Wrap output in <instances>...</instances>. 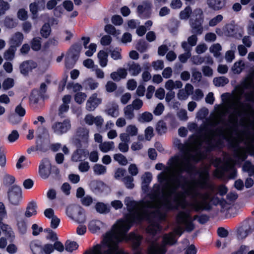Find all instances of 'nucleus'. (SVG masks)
Returning <instances> with one entry per match:
<instances>
[{
    "label": "nucleus",
    "instance_id": "nucleus-1",
    "mask_svg": "<svg viewBox=\"0 0 254 254\" xmlns=\"http://www.w3.org/2000/svg\"><path fill=\"white\" fill-rule=\"evenodd\" d=\"M125 203L129 212L125 219L118 220L113 226L112 230L106 233L101 244H97L91 249L86 251L85 254H126L120 249L118 243L125 238L131 241L134 249H137L140 245L141 237L134 233L126 236V233L133 222L140 221L143 219L149 221L150 225L146 231L149 234H156V216L151 207L148 206L147 200L137 202L129 197L125 199Z\"/></svg>",
    "mask_w": 254,
    "mask_h": 254
},
{
    "label": "nucleus",
    "instance_id": "nucleus-2",
    "mask_svg": "<svg viewBox=\"0 0 254 254\" xmlns=\"http://www.w3.org/2000/svg\"><path fill=\"white\" fill-rule=\"evenodd\" d=\"M241 96L234 93L231 98L226 100L229 103V107L233 108V112L229 116V122L235 127L239 118L241 117L240 125L254 130V111L249 105L241 102Z\"/></svg>",
    "mask_w": 254,
    "mask_h": 254
},
{
    "label": "nucleus",
    "instance_id": "nucleus-3",
    "mask_svg": "<svg viewBox=\"0 0 254 254\" xmlns=\"http://www.w3.org/2000/svg\"><path fill=\"white\" fill-rule=\"evenodd\" d=\"M183 229L181 227L177 228L174 233H170L163 236L161 244L152 243L148 249V254H165L167 252V246H172L177 243L175 234L181 235ZM134 254H142L140 252L137 251Z\"/></svg>",
    "mask_w": 254,
    "mask_h": 254
},
{
    "label": "nucleus",
    "instance_id": "nucleus-4",
    "mask_svg": "<svg viewBox=\"0 0 254 254\" xmlns=\"http://www.w3.org/2000/svg\"><path fill=\"white\" fill-rule=\"evenodd\" d=\"M65 213L68 217L78 224H83L86 221L85 211L79 205L71 204L67 206Z\"/></svg>",
    "mask_w": 254,
    "mask_h": 254
},
{
    "label": "nucleus",
    "instance_id": "nucleus-5",
    "mask_svg": "<svg viewBox=\"0 0 254 254\" xmlns=\"http://www.w3.org/2000/svg\"><path fill=\"white\" fill-rule=\"evenodd\" d=\"M198 218L197 215H195L192 219L190 211L188 210L186 211H180L176 216V221L178 224L184 226L187 231L191 232L194 228L192 223L193 220Z\"/></svg>",
    "mask_w": 254,
    "mask_h": 254
},
{
    "label": "nucleus",
    "instance_id": "nucleus-6",
    "mask_svg": "<svg viewBox=\"0 0 254 254\" xmlns=\"http://www.w3.org/2000/svg\"><path fill=\"white\" fill-rule=\"evenodd\" d=\"M229 103L227 101L224 105H218L216 114L206 120V125L213 127L218 124L221 122L222 117L228 112L229 110H233V108H229Z\"/></svg>",
    "mask_w": 254,
    "mask_h": 254
},
{
    "label": "nucleus",
    "instance_id": "nucleus-7",
    "mask_svg": "<svg viewBox=\"0 0 254 254\" xmlns=\"http://www.w3.org/2000/svg\"><path fill=\"white\" fill-rule=\"evenodd\" d=\"M29 247L33 254H51L54 252L53 245L47 244L43 246L37 240L31 241Z\"/></svg>",
    "mask_w": 254,
    "mask_h": 254
},
{
    "label": "nucleus",
    "instance_id": "nucleus-8",
    "mask_svg": "<svg viewBox=\"0 0 254 254\" xmlns=\"http://www.w3.org/2000/svg\"><path fill=\"white\" fill-rule=\"evenodd\" d=\"M89 134V130L86 127H80L76 129L73 143L77 147H81L88 143Z\"/></svg>",
    "mask_w": 254,
    "mask_h": 254
},
{
    "label": "nucleus",
    "instance_id": "nucleus-9",
    "mask_svg": "<svg viewBox=\"0 0 254 254\" xmlns=\"http://www.w3.org/2000/svg\"><path fill=\"white\" fill-rule=\"evenodd\" d=\"M71 127L70 120L66 119L63 122H55L51 126V129L54 133L61 135L67 132L71 128Z\"/></svg>",
    "mask_w": 254,
    "mask_h": 254
},
{
    "label": "nucleus",
    "instance_id": "nucleus-10",
    "mask_svg": "<svg viewBox=\"0 0 254 254\" xmlns=\"http://www.w3.org/2000/svg\"><path fill=\"white\" fill-rule=\"evenodd\" d=\"M9 202L13 205L19 204L22 198V191L20 188L13 186L8 192Z\"/></svg>",
    "mask_w": 254,
    "mask_h": 254
},
{
    "label": "nucleus",
    "instance_id": "nucleus-11",
    "mask_svg": "<svg viewBox=\"0 0 254 254\" xmlns=\"http://www.w3.org/2000/svg\"><path fill=\"white\" fill-rule=\"evenodd\" d=\"M51 173V164L49 159H43L39 167V173L40 177L44 179H47Z\"/></svg>",
    "mask_w": 254,
    "mask_h": 254
},
{
    "label": "nucleus",
    "instance_id": "nucleus-12",
    "mask_svg": "<svg viewBox=\"0 0 254 254\" xmlns=\"http://www.w3.org/2000/svg\"><path fill=\"white\" fill-rule=\"evenodd\" d=\"M102 99L98 97L96 93L92 94L87 99L86 103V109L88 111H93L101 104Z\"/></svg>",
    "mask_w": 254,
    "mask_h": 254
},
{
    "label": "nucleus",
    "instance_id": "nucleus-13",
    "mask_svg": "<svg viewBox=\"0 0 254 254\" xmlns=\"http://www.w3.org/2000/svg\"><path fill=\"white\" fill-rule=\"evenodd\" d=\"M38 67L36 62L32 60H27L23 62L19 65L20 72L24 75H27L33 69Z\"/></svg>",
    "mask_w": 254,
    "mask_h": 254
},
{
    "label": "nucleus",
    "instance_id": "nucleus-14",
    "mask_svg": "<svg viewBox=\"0 0 254 254\" xmlns=\"http://www.w3.org/2000/svg\"><path fill=\"white\" fill-rule=\"evenodd\" d=\"M84 121L85 123L89 126H92L95 124L97 127H101L103 122L104 119L100 116L94 117L91 114L86 115L84 118Z\"/></svg>",
    "mask_w": 254,
    "mask_h": 254
},
{
    "label": "nucleus",
    "instance_id": "nucleus-15",
    "mask_svg": "<svg viewBox=\"0 0 254 254\" xmlns=\"http://www.w3.org/2000/svg\"><path fill=\"white\" fill-rule=\"evenodd\" d=\"M105 113L113 118H117L120 115L119 106L117 102L113 101L108 103Z\"/></svg>",
    "mask_w": 254,
    "mask_h": 254
},
{
    "label": "nucleus",
    "instance_id": "nucleus-16",
    "mask_svg": "<svg viewBox=\"0 0 254 254\" xmlns=\"http://www.w3.org/2000/svg\"><path fill=\"white\" fill-rule=\"evenodd\" d=\"M254 228L250 224H246L240 227L237 231V237L239 239H244L250 234Z\"/></svg>",
    "mask_w": 254,
    "mask_h": 254
},
{
    "label": "nucleus",
    "instance_id": "nucleus-17",
    "mask_svg": "<svg viewBox=\"0 0 254 254\" xmlns=\"http://www.w3.org/2000/svg\"><path fill=\"white\" fill-rule=\"evenodd\" d=\"M202 19L196 18L193 20L192 18L190 20V27L191 32L195 34H201L203 31L202 26Z\"/></svg>",
    "mask_w": 254,
    "mask_h": 254
},
{
    "label": "nucleus",
    "instance_id": "nucleus-18",
    "mask_svg": "<svg viewBox=\"0 0 254 254\" xmlns=\"http://www.w3.org/2000/svg\"><path fill=\"white\" fill-rule=\"evenodd\" d=\"M254 78V69L252 70L250 75L245 78L241 83L240 86L244 90L246 89H253L254 90L253 80Z\"/></svg>",
    "mask_w": 254,
    "mask_h": 254
},
{
    "label": "nucleus",
    "instance_id": "nucleus-19",
    "mask_svg": "<svg viewBox=\"0 0 254 254\" xmlns=\"http://www.w3.org/2000/svg\"><path fill=\"white\" fill-rule=\"evenodd\" d=\"M81 49V46L78 44L73 45L70 49L68 57L71 59L74 63L78 60Z\"/></svg>",
    "mask_w": 254,
    "mask_h": 254
},
{
    "label": "nucleus",
    "instance_id": "nucleus-20",
    "mask_svg": "<svg viewBox=\"0 0 254 254\" xmlns=\"http://www.w3.org/2000/svg\"><path fill=\"white\" fill-rule=\"evenodd\" d=\"M207 4L209 8L214 10H219L225 7V0H207Z\"/></svg>",
    "mask_w": 254,
    "mask_h": 254
},
{
    "label": "nucleus",
    "instance_id": "nucleus-21",
    "mask_svg": "<svg viewBox=\"0 0 254 254\" xmlns=\"http://www.w3.org/2000/svg\"><path fill=\"white\" fill-rule=\"evenodd\" d=\"M181 47L185 51V53L180 55L178 57V58L181 63H185L191 57V55L190 51L191 50V48H189L186 43H182Z\"/></svg>",
    "mask_w": 254,
    "mask_h": 254
},
{
    "label": "nucleus",
    "instance_id": "nucleus-22",
    "mask_svg": "<svg viewBox=\"0 0 254 254\" xmlns=\"http://www.w3.org/2000/svg\"><path fill=\"white\" fill-rule=\"evenodd\" d=\"M78 148L74 151L72 155L71 159L73 162H78L82 161L86 157V154L84 149L81 148V147H77Z\"/></svg>",
    "mask_w": 254,
    "mask_h": 254
},
{
    "label": "nucleus",
    "instance_id": "nucleus-23",
    "mask_svg": "<svg viewBox=\"0 0 254 254\" xmlns=\"http://www.w3.org/2000/svg\"><path fill=\"white\" fill-rule=\"evenodd\" d=\"M37 204L36 203L32 201L29 202L26 207L24 216L27 218L31 217L37 214Z\"/></svg>",
    "mask_w": 254,
    "mask_h": 254
},
{
    "label": "nucleus",
    "instance_id": "nucleus-24",
    "mask_svg": "<svg viewBox=\"0 0 254 254\" xmlns=\"http://www.w3.org/2000/svg\"><path fill=\"white\" fill-rule=\"evenodd\" d=\"M104 227V224L101 221L97 220L91 221L89 223V229L93 233H96Z\"/></svg>",
    "mask_w": 254,
    "mask_h": 254
},
{
    "label": "nucleus",
    "instance_id": "nucleus-25",
    "mask_svg": "<svg viewBox=\"0 0 254 254\" xmlns=\"http://www.w3.org/2000/svg\"><path fill=\"white\" fill-rule=\"evenodd\" d=\"M23 40V35L21 32H17L13 34L10 39V44L12 47L19 46Z\"/></svg>",
    "mask_w": 254,
    "mask_h": 254
},
{
    "label": "nucleus",
    "instance_id": "nucleus-26",
    "mask_svg": "<svg viewBox=\"0 0 254 254\" xmlns=\"http://www.w3.org/2000/svg\"><path fill=\"white\" fill-rule=\"evenodd\" d=\"M183 87V83L180 80L173 81L172 79L167 80L165 84V88L169 91H172L174 89L181 88Z\"/></svg>",
    "mask_w": 254,
    "mask_h": 254
},
{
    "label": "nucleus",
    "instance_id": "nucleus-27",
    "mask_svg": "<svg viewBox=\"0 0 254 254\" xmlns=\"http://www.w3.org/2000/svg\"><path fill=\"white\" fill-rule=\"evenodd\" d=\"M128 70L132 76H136L141 71L140 65L134 62H131L127 64Z\"/></svg>",
    "mask_w": 254,
    "mask_h": 254
},
{
    "label": "nucleus",
    "instance_id": "nucleus-28",
    "mask_svg": "<svg viewBox=\"0 0 254 254\" xmlns=\"http://www.w3.org/2000/svg\"><path fill=\"white\" fill-rule=\"evenodd\" d=\"M133 107L129 105L126 106L123 109V112L125 118L128 120H131L135 117Z\"/></svg>",
    "mask_w": 254,
    "mask_h": 254
},
{
    "label": "nucleus",
    "instance_id": "nucleus-29",
    "mask_svg": "<svg viewBox=\"0 0 254 254\" xmlns=\"http://www.w3.org/2000/svg\"><path fill=\"white\" fill-rule=\"evenodd\" d=\"M153 118V115L149 112H145L139 115L138 121L141 123L151 122Z\"/></svg>",
    "mask_w": 254,
    "mask_h": 254
},
{
    "label": "nucleus",
    "instance_id": "nucleus-30",
    "mask_svg": "<svg viewBox=\"0 0 254 254\" xmlns=\"http://www.w3.org/2000/svg\"><path fill=\"white\" fill-rule=\"evenodd\" d=\"M100 65L102 67H105L108 63V54L104 51H100L97 55Z\"/></svg>",
    "mask_w": 254,
    "mask_h": 254
},
{
    "label": "nucleus",
    "instance_id": "nucleus-31",
    "mask_svg": "<svg viewBox=\"0 0 254 254\" xmlns=\"http://www.w3.org/2000/svg\"><path fill=\"white\" fill-rule=\"evenodd\" d=\"M99 149L104 152L106 153L114 148V143L113 141H105L100 144Z\"/></svg>",
    "mask_w": 254,
    "mask_h": 254
},
{
    "label": "nucleus",
    "instance_id": "nucleus-32",
    "mask_svg": "<svg viewBox=\"0 0 254 254\" xmlns=\"http://www.w3.org/2000/svg\"><path fill=\"white\" fill-rule=\"evenodd\" d=\"M83 86L85 89L95 90L99 85L98 82L92 79L86 80L83 83Z\"/></svg>",
    "mask_w": 254,
    "mask_h": 254
},
{
    "label": "nucleus",
    "instance_id": "nucleus-33",
    "mask_svg": "<svg viewBox=\"0 0 254 254\" xmlns=\"http://www.w3.org/2000/svg\"><path fill=\"white\" fill-rule=\"evenodd\" d=\"M95 209L100 214H107L110 211L109 207L103 202H97L95 205Z\"/></svg>",
    "mask_w": 254,
    "mask_h": 254
},
{
    "label": "nucleus",
    "instance_id": "nucleus-34",
    "mask_svg": "<svg viewBox=\"0 0 254 254\" xmlns=\"http://www.w3.org/2000/svg\"><path fill=\"white\" fill-rule=\"evenodd\" d=\"M92 187L96 192H103L107 188L105 184L101 181H94L92 183Z\"/></svg>",
    "mask_w": 254,
    "mask_h": 254
},
{
    "label": "nucleus",
    "instance_id": "nucleus-35",
    "mask_svg": "<svg viewBox=\"0 0 254 254\" xmlns=\"http://www.w3.org/2000/svg\"><path fill=\"white\" fill-rule=\"evenodd\" d=\"M151 4L149 2H144L137 7V12L139 14H148L150 12Z\"/></svg>",
    "mask_w": 254,
    "mask_h": 254
},
{
    "label": "nucleus",
    "instance_id": "nucleus-36",
    "mask_svg": "<svg viewBox=\"0 0 254 254\" xmlns=\"http://www.w3.org/2000/svg\"><path fill=\"white\" fill-rule=\"evenodd\" d=\"M242 170L248 173L250 176L254 175V165L249 161H246L243 165Z\"/></svg>",
    "mask_w": 254,
    "mask_h": 254
},
{
    "label": "nucleus",
    "instance_id": "nucleus-37",
    "mask_svg": "<svg viewBox=\"0 0 254 254\" xmlns=\"http://www.w3.org/2000/svg\"><path fill=\"white\" fill-rule=\"evenodd\" d=\"M229 82V79L225 76L215 77L213 79L214 84L217 87L224 86Z\"/></svg>",
    "mask_w": 254,
    "mask_h": 254
},
{
    "label": "nucleus",
    "instance_id": "nucleus-38",
    "mask_svg": "<svg viewBox=\"0 0 254 254\" xmlns=\"http://www.w3.org/2000/svg\"><path fill=\"white\" fill-rule=\"evenodd\" d=\"M133 178L132 176H127L124 178H122V181L123 182L126 187L128 189H132L133 188L134 185L133 183Z\"/></svg>",
    "mask_w": 254,
    "mask_h": 254
},
{
    "label": "nucleus",
    "instance_id": "nucleus-39",
    "mask_svg": "<svg viewBox=\"0 0 254 254\" xmlns=\"http://www.w3.org/2000/svg\"><path fill=\"white\" fill-rule=\"evenodd\" d=\"M51 28L49 23H45L42 27L40 33L41 36L45 38H48L51 34Z\"/></svg>",
    "mask_w": 254,
    "mask_h": 254
},
{
    "label": "nucleus",
    "instance_id": "nucleus-40",
    "mask_svg": "<svg viewBox=\"0 0 254 254\" xmlns=\"http://www.w3.org/2000/svg\"><path fill=\"white\" fill-rule=\"evenodd\" d=\"M222 50V47L219 43H216L212 45L209 48V51L211 53L213 54L215 57H219L220 55V51Z\"/></svg>",
    "mask_w": 254,
    "mask_h": 254
},
{
    "label": "nucleus",
    "instance_id": "nucleus-41",
    "mask_svg": "<svg viewBox=\"0 0 254 254\" xmlns=\"http://www.w3.org/2000/svg\"><path fill=\"white\" fill-rule=\"evenodd\" d=\"M197 34H194L188 38L187 41H183L182 43H186L189 48H191L196 45L197 42Z\"/></svg>",
    "mask_w": 254,
    "mask_h": 254
},
{
    "label": "nucleus",
    "instance_id": "nucleus-42",
    "mask_svg": "<svg viewBox=\"0 0 254 254\" xmlns=\"http://www.w3.org/2000/svg\"><path fill=\"white\" fill-rule=\"evenodd\" d=\"M17 227L19 233L24 234L27 231V225L25 220L22 219H19L17 223Z\"/></svg>",
    "mask_w": 254,
    "mask_h": 254
},
{
    "label": "nucleus",
    "instance_id": "nucleus-43",
    "mask_svg": "<svg viewBox=\"0 0 254 254\" xmlns=\"http://www.w3.org/2000/svg\"><path fill=\"white\" fill-rule=\"evenodd\" d=\"M94 173L97 175L104 174L106 172V167L103 165L96 164L93 168Z\"/></svg>",
    "mask_w": 254,
    "mask_h": 254
},
{
    "label": "nucleus",
    "instance_id": "nucleus-44",
    "mask_svg": "<svg viewBox=\"0 0 254 254\" xmlns=\"http://www.w3.org/2000/svg\"><path fill=\"white\" fill-rule=\"evenodd\" d=\"M17 22L12 18L9 16L5 17L4 20V25L8 28H13L16 26Z\"/></svg>",
    "mask_w": 254,
    "mask_h": 254
},
{
    "label": "nucleus",
    "instance_id": "nucleus-45",
    "mask_svg": "<svg viewBox=\"0 0 254 254\" xmlns=\"http://www.w3.org/2000/svg\"><path fill=\"white\" fill-rule=\"evenodd\" d=\"M126 132L130 136H136L138 133V128L134 125H129L126 127Z\"/></svg>",
    "mask_w": 254,
    "mask_h": 254
},
{
    "label": "nucleus",
    "instance_id": "nucleus-46",
    "mask_svg": "<svg viewBox=\"0 0 254 254\" xmlns=\"http://www.w3.org/2000/svg\"><path fill=\"white\" fill-rule=\"evenodd\" d=\"M15 50L14 47L11 46L4 53L3 57L5 60H12L14 57Z\"/></svg>",
    "mask_w": 254,
    "mask_h": 254
},
{
    "label": "nucleus",
    "instance_id": "nucleus-47",
    "mask_svg": "<svg viewBox=\"0 0 254 254\" xmlns=\"http://www.w3.org/2000/svg\"><path fill=\"white\" fill-rule=\"evenodd\" d=\"M10 8V5L8 2L3 0H0V16L5 14Z\"/></svg>",
    "mask_w": 254,
    "mask_h": 254
},
{
    "label": "nucleus",
    "instance_id": "nucleus-48",
    "mask_svg": "<svg viewBox=\"0 0 254 254\" xmlns=\"http://www.w3.org/2000/svg\"><path fill=\"white\" fill-rule=\"evenodd\" d=\"M192 13V9L190 6H187L180 13V18L181 19H188Z\"/></svg>",
    "mask_w": 254,
    "mask_h": 254
},
{
    "label": "nucleus",
    "instance_id": "nucleus-49",
    "mask_svg": "<svg viewBox=\"0 0 254 254\" xmlns=\"http://www.w3.org/2000/svg\"><path fill=\"white\" fill-rule=\"evenodd\" d=\"M245 64L242 61L236 62L232 67V70L235 73L239 74L242 72L244 68Z\"/></svg>",
    "mask_w": 254,
    "mask_h": 254
},
{
    "label": "nucleus",
    "instance_id": "nucleus-50",
    "mask_svg": "<svg viewBox=\"0 0 254 254\" xmlns=\"http://www.w3.org/2000/svg\"><path fill=\"white\" fill-rule=\"evenodd\" d=\"M14 80L11 78H7L2 82V87L5 90H8L13 87Z\"/></svg>",
    "mask_w": 254,
    "mask_h": 254
},
{
    "label": "nucleus",
    "instance_id": "nucleus-51",
    "mask_svg": "<svg viewBox=\"0 0 254 254\" xmlns=\"http://www.w3.org/2000/svg\"><path fill=\"white\" fill-rule=\"evenodd\" d=\"M31 48L34 51H39L41 47V38L39 37L34 38L31 41Z\"/></svg>",
    "mask_w": 254,
    "mask_h": 254
},
{
    "label": "nucleus",
    "instance_id": "nucleus-52",
    "mask_svg": "<svg viewBox=\"0 0 254 254\" xmlns=\"http://www.w3.org/2000/svg\"><path fill=\"white\" fill-rule=\"evenodd\" d=\"M114 159L122 165H126L127 164L126 157L121 153L115 154L114 155Z\"/></svg>",
    "mask_w": 254,
    "mask_h": 254
},
{
    "label": "nucleus",
    "instance_id": "nucleus-53",
    "mask_svg": "<svg viewBox=\"0 0 254 254\" xmlns=\"http://www.w3.org/2000/svg\"><path fill=\"white\" fill-rule=\"evenodd\" d=\"M65 245V250L69 252H72L76 250L78 247L76 242L70 241H67Z\"/></svg>",
    "mask_w": 254,
    "mask_h": 254
},
{
    "label": "nucleus",
    "instance_id": "nucleus-54",
    "mask_svg": "<svg viewBox=\"0 0 254 254\" xmlns=\"http://www.w3.org/2000/svg\"><path fill=\"white\" fill-rule=\"evenodd\" d=\"M19 137V134L17 130H13L7 135V139L10 143H13L16 141Z\"/></svg>",
    "mask_w": 254,
    "mask_h": 254
},
{
    "label": "nucleus",
    "instance_id": "nucleus-55",
    "mask_svg": "<svg viewBox=\"0 0 254 254\" xmlns=\"http://www.w3.org/2000/svg\"><path fill=\"white\" fill-rule=\"evenodd\" d=\"M86 97L87 95L85 93L79 92L74 95V100L77 103L81 104L84 102Z\"/></svg>",
    "mask_w": 254,
    "mask_h": 254
},
{
    "label": "nucleus",
    "instance_id": "nucleus-56",
    "mask_svg": "<svg viewBox=\"0 0 254 254\" xmlns=\"http://www.w3.org/2000/svg\"><path fill=\"white\" fill-rule=\"evenodd\" d=\"M1 229L3 232H5L6 235L10 238H14V233L11 228L8 225L2 224L0 226Z\"/></svg>",
    "mask_w": 254,
    "mask_h": 254
},
{
    "label": "nucleus",
    "instance_id": "nucleus-57",
    "mask_svg": "<svg viewBox=\"0 0 254 254\" xmlns=\"http://www.w3.org/2000/svg\"><path fill=\"white\" fill-rule=\"evenodd\" d=\"M223 19V16L221 14H218L209 20L208 25L210 27H214L222 21Z\"/></svg>",
    "mask_w": 254,
    "mask_h": 254
},
{
    "label": "nucleus",
    "instance_id": "nucleus-58",
    "mask_svg": "<svg viewBox=\"0 0 254 254\" xmlns=\"http://www.w3.org/2000/svg\"><path fill=\"white\" fill-rule=\"evenodd\" d=\"M105 31L107 33L115 36H118L120 34V31L116 30L115 27L111 24H108L105 27Z\"/></svg>",
    "mask_w": 254,
    "mask_h": 254
},
{
    "label": "nucleus",
    "instance_id": "nucleus-59",
    "mask_svg": "<svg viewBox=\"0 0 254 254\" xmlns=\"http://www.w3.org/2000/svg\"><path fill=\"white\" fill-rule=\"evenodd\" d=\"M156 130L160 134L165 133L167 130L166 124L163 121H159L157 125Z\"/></svg>",
    "mask_w": 254,
    "mask_h": 254
},
{
    "label": "nucleus",
    "instance_id": "nucleus-60",
    "mask_svg": "<svg viewBox=\"0 0 254 254\" xmlns=\"http://www.w3.org/2000/svg\"><path fill=\"white\" fill-rule=\"evenodd\" d=\"M64 9L68 12L72 11L74 9L73 3L69 0H64L62 4Z\"/></svg>",
    "mask_w": 254,
    "mask_h": 254
},
{
    "label": "nucleus",
    "instance_id": "nucleus-61",
    "mask_svg": "<svg viewBox=\"0 0 254 254\" xmlns=\"http://www.w3.org/2000/svg\"><path fill=\"white\" fill-rule=\"evenodd\" d=\"M143 104V101L141 99L136 98L129 105L132 106L134 110H139L142 107Z\"/></svg>",
    "mask_w": 254,
    "mask_h": 254
},
{
    "label": "nucleus",
    "instance_id": "nucleus-62",
    "mask_svg": "<svg viewBox=\"0 0 254 254\" xmlns=\"http://www.w3.org/2000/svg\"><path fill=\"white\" fill-rule=\"evenodd\" d=\"M121 50L116 49L110 51L111 57L114 60H118L122 59V55L121 54Z\"/></svg>",
    "mask_w": 254,
    "mask_h": 254
},
{
    "label": "nucleus",
    "instance_id": "nucleus-63",
    "mask_svg": "<svg viewBox=\"0 0 254 254\" xmlns=\"http://www.w3.org/2000/svg\"><path fill=\"white\" fill-rule=\"evenodd\" d=\"M80 201L82 205L85 206H89L93 203V199L91 196L87 195L82 197Z\"/></svg>",
    "mask_w": 254,
    "mask_h": 254
},
{
    "label": "nucleus",
    "instance_id": "nucleus-64",
    "mask_svg": "<svg viewBox=\"0 0 254 254\" xmlns=\"http://www.w3.org/2000/svg\"><path fill=\"white\" fill-rule=\"evenodd\" d=\"M179 119L183 121H186L188 119V117L187 115V112L185 109H181L180 110L177 114Z\"/></svg>",
    "mask_w": 254,
    "mask_h": 254
}]
</instances>
